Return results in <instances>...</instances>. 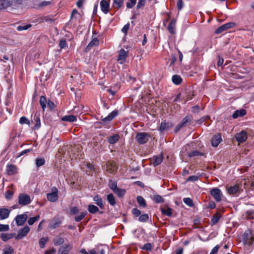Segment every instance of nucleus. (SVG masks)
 I'll return each mask as SVG.
<instances>
[{"mask_svg":"<svg viewBox=\"0 0 254 254\" xmlns=\"http://www.w3.org/2000/svg\"><path fill=\"white\" fill-rule=\"evenodd\" d=\"M149 138V134L146 132L137 133L135 136V139L137 142L140 144L146 143L148 141Z\"/></svg>","mask_w":254,"mask_h":254,"instance_id":"nucleus-1","label":"nucleus"},{"mask_svg":"<svg viewBox=\"0 0 254 254\" xmlns=\"http://www.w3.org/2000/svg\"><path fill=\"white\" fill-rule=\"evenodd\" d=\"M31 199L29 195L25 193H20L18 196V203L22 206L30 204Z\"/></svg>","mask_w":254,"mask_h":254,"instance_id":"nucleus-2","label":"nucleus"},{"mask_svg":"<svg viewBox=\"0 0 254 254\" xmlns=\"http://www.w3.org/2000/svg\"><path fill=\"white\" fill-rule=\"evenodd\" d=\"M243 239L245 243L250 245L254 243V236L250 230L246 231L243 235Z\"/></svg>","mask_w":254,"mask_h":254,"instance_id":"nucleus-3","label":"nucleus"},{"mask_svg":"<svg viewBox=\"0 0 254 254\" xmlns=\"http://www.w3.org/2000/svg\"><path fill=\"white\" fill-rule=\"evenodd\" d=\"M52 192L49 193L47 194V198L48 200L51 202H55L58 199V190L54 187L52 189Z\"/></svg>","mask_w":254,"mask_h":254,"instance_id":"nucleus-4","label":"nucleus"},{"mask_svg":"<svg viewBox=\"0 0 254 254\" xmlns=\"http://www.w3.org/2000/svg\"><path fill=\"white\" fill-rule=\"evenodd\" d=\"M210 194L216 201L219 202L221 200L222 193L219 189L214 188L212 189L210 191Z\"/></svg>","mask_w":254,"mask_h":254,"instance_id":"nucleus-5","label":"nucleus"},{"mask_svg":"<svg viewBox=\"0 0 254 254\" xmlns=\"http://www.w3.org/2000/svg\"><path fill=\"white\" fill-rule=\"evenodd\" d=\"M28 216L26 213L17 215L15 218L16 223L18 226L23 225L27 219Z\"/></svg>","mask_w":254,"mask_h":254,"instance_id":"nucleus-6","label":"nucleus"},{"mask_svg":"<svg viewBox=\"0 0 254 254\" xmlns=\"http://www.w3.org/2000/svg\"><path fill=\"white\" fill-rule=\"evenodd\" d=\"M127 51H125L123 49L120 50L117 59L120 64H123L126 62V59L127 57Z\"/></svg>","mask_w":254,"mask_h":254,"instance_id":"nucleus-7","label":"nucleus"},{"mask_svg":"<svg viewBox=\"0 0 254 254\" xmlns=\"http://www.w3.org/2000/svg\"><path fill=\"white\" fill-rule=\"evenodd\" d=\"M247 132L245 130H242L240 132L237 133L235 135L236 140L239 143L245 141L247 139Z\"/></svg>","mask_w":254,"mask_h":254,"instance_id":"nucleus-8","label":"nucleus"},{"mask_svg":"<svg viewBox=\"0 0 254 254\" xmlns=\"http://www.w3.org/2000/svg\"><path fill=\"white\" fill-rule=\"evenodd\" d=\"M235 24L234 22H229L226 23L219 27L218 29H217L215 32L217 34H219L227 29L233 27L234 26H235Z\"/></svg>","mask_w":254,"mask_h":254,"instance_id":"nucleus-9","label":"nucleus"},{"mask_svg":"<svg viewBox=\"0 0 254 254\" xmlns=\"http://www.w3.org/2000/svg\"><path fill=\"white\" fill-rule=\"evenodd\" d=\"M30 228L26 226L22 229H20L18 232V234L16 237V239H21L24 237L29 232Z\"/></svg>","mask_w":254,"mask_h":254,"instance_id":"nucleus-10","label":"nucleus"},{"mask_svg":"<svg viewBox=\"0 0 254 254\" xmlns=\"http://www.w3.org/2000/svg\"><path fill=\"white\" fill-rule=\"evenodd\" d=\"M6 171L8 175H14L18 172L17 167L12 164H7Z\"/></svg>","mask_w":254,"mask_h":254,"instance_id":"nucleus-11","label":"nucleus"},{"mask_svg":"<svg viewBox=\"0 0 254 254\" xmlns=\"http://www.w3.org/2000/svg\"><path fill=\"white\" fill-rule=\"evenodd\" d=\"M10 210L7 208H0V219L4 220L9 217Z\"/></svg>","mask_w":254,"mask_h":254,"instance_id":"nucleus-12","label":"nucleus"},{"mask_svg":"<svg viewBox=\"0 0 254 254\" xmlns=\"http://www.w3.org/2000/svg\"><path fill=\"white\" fill-rule=\"evenodd\" d=\"M71 249L72 247L71 245H64L59 248L58 254H68Z\"/></svg>","mask_w":254,"mask_h":254,"instance_id":"nucleus-13","label":"nucleus"},{"mask_svg":"<svg viewBox=\"0 0 254 254\" xmlns=\"http://www.w3.org/2000/svg\"><path fill=\"white\" fill-rule=\"evenodd\" d=\"M221 141V136L220 134H218L211 139V144L213 147H217Z\"/></svg>","mask_w":254,"mask_h":254,"instance_id":"nucleus-14","label":"nucleus"},{"mask_svg":"<svg viewBox=\"0 0 254 254\" xmlns=\"http://www.w3.org/2000/svg\"><path fill=\"white\" fill-rule=\"evenodd\" d=\"M99 45V40L97 38H94L86 47V52L89 51L93 47Z\"/></svg>","mask_w":254,"mask_h":254,"instance_id":"nucleus-15","label":"nucleus"},{"mask_svg":"<svg viewBox=\"0 0 254 254\" xmlns=\"http://www.w3.org/2000/svg\"><path fill=\"white\" fill-rule=\"evenodd\" d=\"M101 10L105 14L108 13L109 8V4L106 0H102L100 2Z\"/></svg>","mask_w":254,"mask_h":254,"instance_id":"nucleus-16","label":"nucleus"},{"mask_svg":"<svg viewBox=\"0 0 254 254\" xmlns=\"http://www.w3.org/2000/svg\"><path fill=\"white\" fill-rule=\"evenodd\" d=\"M61 224V221L57 218H54L50 223L49 227L52 229H55L58 227Z\"/></svg>","mask_w":254,"mask_h":254,"instance_id":"nucleus-17","label":"nucleus"},{"mask_svg":"<svg viewBox=\"0 0 254 254\" xmlns=\"http://www.w3.org/2000/svg\"><path fill=\"white\" fill-rule=\"evenodd\" d=\"M239 191V188L238 185L231 186L227 189V192L230 194H235Z\"/></svg>","mask_w":254,"mask_h":254,"instance_id":"nucleus-18","label":"nucleus"},{"mask_svg":"<svg viewBox=\"0 0 254 254\" xmlns=\"http://www.w3.org/2000/svg\"><path fill=\"white\" fill-rule=\"evenodd\" d=\"M118 114L117 110H114L110 113L106 117H105L103 121L104 122H108L112 120Z\"/></svg>","mask_w":254,"mask_h":254,"instance_id":"nucleus-19","label":"nucleus"},{"mask_svg":"<svg viewBox=\"0 0 254 254\" xmlns=\"http://www.w3.org/2000/svg\"><path fill=\"white\" fill-rule=\"evenodd\" d=\"M176 23V20L173 19L168 25V29L171 34H174L175 33Z\"/></svg>","mask_w":254,"mask_h":254,"instance_id":"nucleus-20","label":"nucleus"},{"mask_svg":"<svg viewBox=\"0 0 254 254\" xmlns=\"http://www.w3.org/2000/svg\"><path fill=\"white\" fill-rule=\"evenodd\" d=\"M117 170L116 165L114 163L109 162L107 164V170L111 173H114Z\"/></svg>","mask_w":254,"mask_h":254,"instance_id":"nucleus-21","label":"nucleus"},{"mask_svg":"<svg viewBox=\"0 0 254 254\" xmlns=\"http://www.w3.org/2000/svg\"><path fill=\"white\" fill-rule=\"evenodd\" d=\"M163 157L161 155L154 156L152 160V163L154 166H157L161 163Z\"/></svg>","mask_w":254,"mask_h":254,"instance_id":"nucleus-22","label":"nucleus"},{"mask_svg":"<svg viewBox=\"0 0 254 254\" xmlns=\"http://www.w3.org/2000/svg\"><path fill=\"white\" fill-rule=\"evenodd\" d=\"M246 114V111L244 109H241L240 110L236 111L232 115V117L234 119H236L240 117H242Z\"/></svg>","mask_w":254,"mask_h":254,"instance_id":"nucleus-23","label":"nucleus"},{"mask_svg":"<svg viewBox=\"0 0 254 254\" xmlns=\"http://www.w3.org/2000/svg\"><path fill=\"white\" fill-rule=\"evenodd\" d=\"M62 120L64 122H74L76 121V118L73 115H67L63 117Z\"/></svg>","mask_w":254,"mask_h":254,"instance_id":"nucleus-24","label":"nucleus"},{"mask_svg":"<svg viewBox=\"0 0 254 254\" xmlns=\"http://www.w3.org/2000/svg\"><path fill=\"white\" fill-rule=\"evenodd\" d=\"M93 200L96 202V204L100 207L101 209L103 208V200L101 197H100L98 195H95Z\"/></svg>","mask_w":254,"mask_h":254,"instance_id":"nucleus-25","label":"nucleus"},{"mask_svg":"<svg viewBox=\"0 0 254 254\" xmlns=\"http://www.w3.org/2000/svg\"><path fill=\"white\" fill-rule=\"evenodd\" d=\"M93 140L94 145L96 146L98 143H101L103 140V135L102 134H99L98 135L95 136Z\"/></svg>","mask_w":254,"mask_h":254,"instance_id":"nucleus-26","label":"nucleus"},{"mask_svg":"<svg viewBox=\"0 0 254 254\" xmlns=\"http://www.w3.org/2000/svg\"><path fill=\"white\" fill-rule=\"evenodd\" d=\"M35 122L34 128L35 129H39L41 127V121L39 116H34L33 121Z\"/></svg>","mask_w":254,"mask_h":254,"instance_id":"nucleus-27","label":"nucleus"},{"mask_svg":"<svg viewBox=\"0 0 254 254\" xmlns=\"http://www.w3.org/2000/svg\"><path fill=\"white\" fill-rule=\"evenodd\" d=\"M120 136L118 134H114L108 138V142L109 143L113 144L117 142Z\"/></svg>","mask_w":254,"mask_h":254,"instance_id":"nucleus-28","label":"nucleus"},{"mask_svg":"<svg viewBox=\"0 0 254 254\" xmlns=\"http://www.w3.org/2000/svg\"><path fill=\"white\" fill-rule=\"evenodd\" d=\"M11 1L10 0H0V8H5L10 5Z\"/></svg>","mask_w":254,"mask_h":254,"instance_id":"nucleus-29","label":"nucleus"},{"mask_svg":"<svg viewBox=\"0 0 254 254\" xmlns=\"http://www.w3.org/2000/svg\"><path fill=\"white\" fill-rule=\"evenodd\" d=\"M161 211L163 214L167 216H171L172 215V209L170 207L161 208Z\"/></svg>","mask_w":254,"mask_h":254,"instance_id":"nucleus-30","label":"nucleus"},{"mask_svg":"<svg viewBox=\"0 0 254 254\" xmlns=\"http://www.w3.org/2000/svg\"><path fill=\"white\" fill-rule=\"evenodd\" d=\"M53 243L55 246H60L64 243V239L61 237L57 236L54 238Z\"/></svg>","mask_w":254,"mask_h":254,"instance_id":"nucleus-31","label":"nucleus"},{"mask_svg":"<svg viewBox=\"0 0 254 254\" xmlns=\"http://www.w3.org/2000/svg\"><path fill=\"white\" fill-rule=\"evenodd\" d=\"M172 81L176 85L180 84L182 81V79L180 75H174L172 76Z\"/></svg>","mask_w":254,"mask_h":254,"instance_id":"nucleus-32","label":"nucleus"},{"mask_svg":"<svg viewBox=\"0 0 254 254\" xmlns=\"http://www.w3.org/2000/svg\"><path fill=\"white\" fill-rule=\"evenodd\" d=\"M107 200L112 206H114L116 204V201L115 197L112 193L109 194L107 196Z\"/></svg>","mask_w":254,"mask_h":254,"instance_id":"nucleus-33","label":"nucleus"},{"mask_svg":"<svg viewBox=\"0 0 254 254\" xmlns=\"http://www.w3.org/2000/svg\"><path fill=\"white\" fill-rule=\"evenodd\" d=\"M40 104L43 111H45L47 104V100L45 96H42L40 97Z\"/></svg>","mask_w":254,"mask_h":254,"instance_id":"nucleus-34","label":"nucleus"},{"mask_svg":"<svg viewBox=\"0 0 254 254\" xmlns=\"http://www.w3.org/2000/svg\"><path fill=\"white\" fill-rule=\"evenodd\" d=\"M192 118L191 116H186L184 118L180 123L183 127L185 126L188 123L191 121Z\"/></svg>","mask_w":254,"mask_h":254,"instance_id":"nucleus-35","label":"nucleus"},{"mask_svg":"<svg viewBox=\"0 0 254 254\" xmlns=\"http://www.w3.org/2000/svg\"><path fill=\"white\" fill-rule=\"evenodd\" d=\"M88 210L90 213L93 214L95 213L96 212L99 211L98 208L93 204L89 205Z\"/></svg>","mask_w":254,"mask_h":254,"instance_id":"nucleus-36","label":"nucleus"},{"mask_svg":"<svg viewBox=\"0 0 254 254\" xmlns=\"http://www.w3.org/2000/svg\"><path fill=\"white\" fill-rule=\"evenodd\" d=\"M119 197L123 196L126 191L125 189H119L118 188L114 191Z\"/></svg>","mask_w":254,"mask_h":254,"instance_id":"nucleus-37","label":"nucleus"},{"mask_svg":"<svg viewBox=\"0 0 254 254\" xmlns=\"http://www.w3.org/2000/svg\"><path fill=\"white\" fill-rule=\"evenodd\" d=\"M49 240L48 237L42 238L39 242V246L41 248L43 249L45 247V244Z\"/></svg>","mask_w":254,"mask_h":254,"instance_id":"nucleus-38","label":"nucleus"},{"mask_svg":"<svg viewBox=\"0 0 254 254\" xmlns=\"http://www.w3.org/2000/svg\"><path fill=\"white\" fill-rule=\"evenodd\" d=\"M40 218V215H38L35 217H31L28 220V223L29 225H32L36 221Z\"/></svg>","mask_w":254,"mask_h":254,"instance_id":"nucleus-39","label":"nucleus"},{"mask_svg":"<svg viewBox=\"0 0 254 254\" xmlns=\"http://www.w3.org/2000/svg\"><path fill=\"white\" fill-rule=\"evenodd\" d=\"M188 155L190 157H193L198 156H202L203 155V154L198 151L194 150L189 153Z\"/></svg>","mask_w":254,"mask_h":254,"instance_id":"nucleus-40","label":"nucleus"},{"mask_svg":"<svg viewBox=\"0 0 254 254\" xmlns=\"http://www.w3.org/2000/svg\"><path fill=\"white\" fill-rule=\"evenodd\" d=\"M220 218V215L219 213H217L215 214L212 217V218L211 219V222L212 224L214 225V224H216L218 222Z\"/></svg>","mask_w":254,"mask_h":254,"instance_id":"nucleus-41","label":"nucleus"},{"mask_svg":"<svg viewBox=\"0 0 254 254\" xmlns=\"http://www.w3.org/2000/svg\"><path fill=\"white\" fill-rule=\"evenodd\" d=\"M170 127V125L169 123H161V125H160V128H159V130L161 132L167 129L168 128H169Z\"/></svg>","mask_w":254,"mask_h":254,"instance_id":"nucleus-42","label":"nucleus"},{"mask_svg":"<svg viewBox=\"0 0 254 254\" xmlns=\"http://www.w3.org/2000/svg\"><path fill=\"white\" fill-rule=\"evenodd\" d=\"M184 202L189 206L192 207L193 206V203L192 199L189 197H186L183 199Z\"/></svg>","mask_w":254,"mask_h":254,"instance_id":"nucleus-43","label":"nucleus"},{"mask_svg":"<svg viewBox=\"0 0 254 254\" xmlns=\"http://www.w3.org/2000/svg\"><path fill=\"white\" fill-rule=\"evenodd\" d=\"M137 201L138 204L141 206H143V207L146 206L145 200L142 196H138L137 197Z\"/></svg>","mask_w":254,"mask_h":254,"instance_id":"nucleus-44","label":"nucleus"},{"mask_svg":"<svg viewBox=\"0 0 254 254\" xmlns=\"http://www.w3.org/2000/svg\"><path fill=\"white\" fill-rule=\"evenodd\" d=\"M45 163V160L44 158H37L36 159V165L37 167L43 166Z\"/></svg>","mask_w":254,"mask_h":254,"instance_id":"nucleus-45","label":"nucleus"},{"mask_svg":"<svg viewBox=\"0 0 254 254\" xmlns=\"http://www.w3.org/2000/svg\"><path fill=\"white\" fill-rule=\"evenodd\" d=\"M109 186L110 188L113 190V191H114L117 189H118L117 184L115 181H110L109 183Z\"/></svg>","mask_w":254,"mask_h":254,"instance_id":"nucleus-46","label":"nucleus"},{"mask_svg":"<svg viewBox=\"0 0 254 254\" xmlns=\"http://www.w3.org/2000/svg\"><path fill=\"white\" fill-rule=\"evenodd\" d=\"M149 216L147 214H144L140 215L138 218L140 222H145L148 220Z\"/></svg>","mask_w":254,"mask_h":254,"instance_id":"nucleus-47","label":"nucleus"},{"mask_svg":"<svg viewBox=\"0 0 254 254\" xmlns=\"http://www.w3.org/2000/svg\"><path fill=\"white\" fill-rule=\"evenodd\" d=\"M114 4L117 8L121 7L124 3V0H113Z\"/></svg>","mask_w":254,"mask_h":254,"instance_id":"nucleus-48","label":"nucleus"},{"mask_svg":"<svg viewBox=\"0 0 254 254\" xmlns=\"http://www.w3.org/2000/svg\"><path fill=\"white\" fill-rule=\"evenodd\" d=\"M87 212H81L79 214V215L76 216L75 217V221L77 222H79L81 221L82 219L84 218V217L86 215Z\"/></svg>","mask_w":254,"mask_h":254,"instance_id":"nucleus-49","label":"nucleus"},{"mask_svg":"<svg viewBox=\"0 0 254 254\" xmlns=\"http://www.w3.org/2000/svg\"><path fill=\"white\" fill-rule=\"evenodd\" d=\"M153 200L156 203H161L164 202L163 198L159 195H154L153 197Z\"/></svg>","mask_w":254,"mask_h":254,"instance_id":"nucleus-50","label":"nucleus"},{"mask_svg":"<svg viewBox=\"0 0 254 254\" xmlns=\"http://www.w3.org/2000/svg\"><path fill=\"white\" fill-rule=\"evenodd\" d=\"M2 240L5 242L12 238V236L9 234L2 233L1 235Z\"/></svg>","mask_w":254,"mask_h":254,"instance_id":"nucleus-51","label":"nucleus"},{"mask_svg":"<svg viewBox=\"0 0 254 254\" xmlns=\"http://www.w3.org/2000/svg\"><path fill=\"white\" fill-rule=\"evenodd\" d=\"M30 26L31 25L30 24H27L25 25H19L17 27V30L19 31L26 30L28 29Z\"/></svg>","mask_w":254,"mask_h":254,"instance_id":"nucleus-52","label":"nucleus"},{"mask_svg":"<svg viewBox=\"0 0 254 254\" xmlns=\"http://www.w3.org/2000/svg\"><path fill=\"white\" fill-rule=\"evenodd\" d=\"M136 0H129L128 2H127V7L128 8H132L135 4Z\"/></svg>","mask_w":254,"mask_h":254,"instance_id":"nucleus-53","label":"nucleus"},{"mask_svg":"<svg viewBox=\"0 0 254 254\" xmlns=\"http://www.w3.org/2000/svg\"><path fill=\"white\" fill-rule=\"evenodd\" d=\"M13 252V249L11 247H8L3 249L2 254H11Z\"/></svg>","mask_w":254,"mask_h":254,"instance_id":"nucleus-54","label":"nucleus"},{"mask_svg":"<svg viewBox=\"0 0 254 254\" xmlns=\"http://www.w3.org/2000/svg\"><path fill=\"white\" fill-rule=\"evenodd\" d=\"M59 46L61 49L66 48L67 46L66 41L64 39L61 40L59 43Z\"/></svg>","mask_w":254,"mask_h":254,"instance_id":"nucleus-55","label":"nucleus"},{"mask_svg":"<svg viewBox=\"0 0 254 254\" xmlns=\"http://www.w3.org/2000/svg\"><path fill=\"white\" fill-rule=\"evenodd\" d=\"M9 225H4L0 224V232L2 231H7L9 230Z\"/></svg>","mask_w":254,"mask_h":254,"instance_id":"nucleus-56","label":"nucleus"},{"mask_svg":"<svg viewBox=\"0 0 254 254\" xmlns=\"http://www.w3.org/2000/svg\"><path fill=\"white\" fill-rule=\"evenodd\" d=\"M13 195V192L9 190H7V191L5 192V197L7 199H10L12 198Z\"/></svg>","mask_w":254,"mask_h":254,"instance_id":"nucleus-57","label":"nucleus"},{"mask_svg":"<svg viewBox=\"0 0 254 254\" xmlns=\"http://www.w3.org/2000/svg\"><path fill=\"white\" fill-rule=\"evenodd\" d=\"M132 213L135 217H138L141 214V212L137 208H133L132 210Z\"/></svg>","mask_w":254,"mask_h":254,"instance_id":"nucleus-58","label":"nucleus"},{"mask_svg":"<svg viewBox=\"0 0 254 254\" xmlns=\"http://www.w3.org/2000/svg\"><path fill=\"white\" fill-rule=\"evenodd\" d=\"M145 4V0H139L137 5V8L139 9L142 8L144 6Z\"/></svg>","mask_w":254,"mask_h":254,"instance_id":"nucleus-59","label":"nucleus"},{"mask_svg":"<svg viewBox=\"0 0 254 254\" xmlns=\"http://www.w3.org/2000/svg\"><path fill=\"white\" fill-rule=\"evenodd\" d=\"M198 179V176L193 175V176H190L188 178L187 181H190V182H195V181H197Z\"/></svg>","mask_w":254,"mask_h":254,"instance_id":"nucleus-60","label":"nucleus"},{"mask_svg":"<svg viewBox=\"0 0 254 254\" xmlns=\"http://www.w3.org/2000/svg\"><path fill=\"white\" fill-rule=\"evenodd\" d=\"M19 123L21 124H29V122L28 120L25 117H22L20 118L19 120Z\"/></svg>","mask_w":254,"mask_h":254,"instance_id":"nucleus-61","label":"nucleus"},{"mask_svg":"<svg viewBox=\"0 0 254 254\" xmlns=\"http://www.w3.org/2000/svg\"><path fill=\"white\" fill-rule=\"evenodd\" d=\"M184 6V2L182 0H178L177 2V7L179 10L182 9Z\"/></svg>","mask_w":254,"mask_h":254,"instance_id":"nucleus-62","label":"nucleus"},{"mask_svg":"<svg viewBox=\"0 0 254 254\" xmlns=\"http://www.w3.org/2000/svg\"><path fill=\"white\" fill-rule=\"evenodd\" d=\"M129 23H127L126 24L122 29V31L125 34L127 33V32L129 29Z\"/></svg>","mask_w":254,"mask_h":254,"instance_id":"nucleus-63","label":"nucleus"},{"mask_svg":"<svg viewBox=\"0 0 254 254\" xmlns=\"http://www.w3.org/2000/svg\"><path fill=\"white\" fill-rule=\"evenodd\" d=\"M219 248L218 246H216L212 249L210 254H216L218 252Z\"/></svg>","mask_w":254,"mask_h":254,"instance_id":"nucleus-64","label":"nucleus"}]
</instances>
